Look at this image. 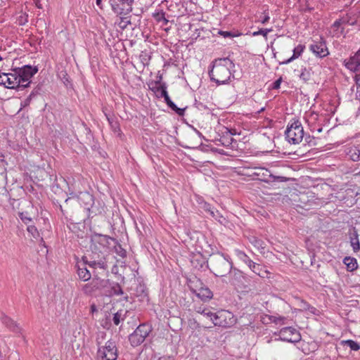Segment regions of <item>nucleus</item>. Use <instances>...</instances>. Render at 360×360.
<instances>
[{
  "mask_svg": "<svg viewBox=\"0 0 360 360\" xmlns=\"http://www.w3.org/2000/svg\"><path fill=\"white\" fill-rule=\"evenodd\" d=\"M156 90L155 93L157 94L158 97H162L165 100H169V95L167 91V88L165 84H160V81L156 83Z\"/></svg>",
  "mask_w": 360,
  "mask_h": 360,
  "instance_id": "obj_21",
  "label": "nucleus"
},
{
  "mask_svg": "<svg viewBox=\"0 0 360 360\" xmlns=\"http://www.w3.org/2000/svg\"><path fill=\"white\" fill-rule=\"evenodd\" d=\"M101 1L102 0H96V5L100 8H101Z\"/></svg>",
  "mask_w": 360,
  "mask_h": 360,
  "instance_id": "obj_47",
  "label": "nucleus"
},
{
  "mask_svg": "<svg viewBox=\"0 0 360 360\" xmlns=\"http://www.w3.org/2000/svg\"><path fill=\"white\" fill-rule=\"evenodd\" d=\"M37 71L36 67L30 65L16 68L9 73L0 71V84L8 89L22 90L30 85L32 77Z\"/></svg>",
  "mask_w": 360,
  "mask_h": 360,
  "instance_id": "obj_1",
  "label": "nucleus"
},
{
  "mask_svg": "<svg viewBox=\"0 0 360 360\" xmlns=\"http://www.w3.org/2000/svg\"><path fill=\"white\" fill-rule=\"evenodd\" d=\"M114 245L115 251L117 252V254L120 256L121 257H124L126 256V251L121 247L120 245Z\"/></svg>",
  "mask_w": 360,
  "mask_h": 360,
  "instance_id": "obj_33",
  "label": "nucleus"
},
{
  "mask_svg": "<svg viewBox=\"0 0 360 360\" xmlns=\"http://www.w3.org/2000/svg\"><path fill=\"white\" fill-rule=\"evenodd\" d=\"M234 315L226 310H219L215 312L212 323L214 326L227 328L236 323Z\"/></svg>",
  "mask_w": 360,
  "mask_h": 360,
  "instance_id": "obj_6",
  "label": "nucleus"
},
{
  "mask_svg": "<svg viewBox=\"0 0 360 360\" xmlns=\"http://www.w3.org/2000/svg\"><path fill=\"white\" fill-rule=\"evenodd\" d=\"M346 153L352 160L356 162L360 160V148L359 145L348 147Z\"/></svg>",
  "mask_w": 360,
  "mask_h": 360,
  "instance_id": "obj_18",
  "label": "nucleus"
},
{
  "mask_svg": "<svg viewBox=\"0 0 360 360\" xmlns=\"http://www.w3.org/2000/svg\"><path fill=\"white\" fill-rule=\"evenodd\" d=\"M257 176L262 175L264 181H269V178H274L270 173V172L264 168H258L257 172L255 173Z\"/></svg>",
  "mask_w": 360,
  "mask_h": 360,
  "instance_id": "obj_23",
  "label": "nucleus"
},
{
  "mask_svg": "<svg viewBox=\"0 0 360 360\" xmlns=\"http://www.w3.org/2000/svg\"><path fill=\"white\" fill-rule=\"evenodd\" d=\"M68 185V191L70 192V195L74 197H78L77 193L79 194V200L82 202L84 205H90L93 202V196L88 192H82L80 191V188L76 184H72L71 179H69L67 181Z\"/></svg>",
  "mask_w": 360,
  "mask_h": 360,
  "instance_id": "obj_8",
  "label": "nucleus"
},
{
  "mask_svg": "<svg viewBox=\"0 0 360 360\" xmlns=\"http://www.w3.org/2000/svg\"><path fill=\"white\" fill-rule=\"evenodd\" d=\"M350 243L354 252H357L360 250V244L358 235L356 233H354V235L350 237Z\"/></svg>",
  "mask_w": 360,
  "mask_h": 360,
  "instance_id": "obj_24",
  "label": "nucleus"
},
{
  "mask_svg": "<svg viewBox=\"0 0 360 360\" xmlns=\"http://www.w3.org/2000/svg\"><path fill=\"white\" fill-rule=\"evenodd\" d=\"M210 214L212 215V217H216V216H215V214H214V211H210Z\"/></svg>",
  "mask_w": 360,
  "mask_h": 360,
  "instance_id": "obj_48",
  "label": "nucleus"
},
{
  "mask_svg": "<svg viewBox=\"0 0 360 360\" xmlns=\"http://www.w3.org/2000/svg\"><path fill=\"white\" fill-rule=\"evenodd\" d=\"M248 267L255 273H257V269H259V264H256L255 262H254L253 261L252 262V264H249L248 265Z\"/></svg>",
  "mask_w": 360,
  "mask_h": 360,
  "instance_id": "obj_40",
  "label": "nucleus"
},
{
  "mask_svg": "<svg viewBox=\"0 0 360 360\" xmlns=\"http://www.w3.org/2000/svg\"><path fill=\"white\" fill-rule=\"evenodd\" d=\"M305 49V46L303 44H298L297 46H295L293 49V53L292 56L286 60L285 61L283 62V64H288L293 61L294 60L298 58L304 52Z\"/></svg>",
  "mask_w": 360,
  "mask_h": 360,
  "instance_id": "obj_19",
  "label": "nucleus"
},
{
  "mask_svg": "<svg viewBox=\"0 0 360 360\" xmlns=\"http://www.w3.org/2000/svg\"><path fill=\"white\" fill-rule=\"evenodd\" d=\"M113 323L116 325V326H118L120 323V315L118 314V313H116L115 315H114V317H113Z\"/></svg>",
  "mask_w": 360,
  "mask_h": 360,
  "instance_id": "obj_41",
  "label": "nucleus"
},
{
  "mask_svg": "<svg viewBox=\"0 0 360 360\" xmlns=\"http://www.w3.org/2000/svg\"><path fill=\"white\" fill-rule=\"evenodd\" d=\"M207 307H205V306H202V305H200V306H195V311L200 314H202V313L205 311V309H207Z\"/></svg>",
  "mask_w": 360,
  "mask_h": 360,
  "instance_id": "obj_39",
  "label": "nucleus"
},
{
  "mask_svg": "<svg viewBox=\"0 0 360 360\" xmlns=\"http://www.w3.org/2000/svg\"><path fill=\"white\" fill-rule=\"evenodd\" d=\"M112 292L116 295H120L123 294V291L118 283H114L112 286Z\"/></svg>",
  "mask_w": 360,
  "mask_h": 360,
  "instance_id": "obj_34",
  "label": "nucleus"
},
{
  "mask_svg": "<svg viewBox=\"0 0 360 360\" xmlns=\"http://www.w3.org/2000/svg\"><path fill=\"white\" fill-rule=\"evenodd\" d=\"M165 102L169 108L174 110L178 115H183L184 113V108H178L169 98V100H165Z\"/></svg>",
  "mask_w": 360,
  "mask_h": 360,
  "instance_id": "obj_25",
  "label": "nucleus"
},
{
  "mask_svg": "<svg viewBox=\"0 0 360 360\" xmlns=\"http://www.w3.org/2000/svg\"><path fill=\"white\" fill-rule=\"evenodd\" d=\"M281 78L276 80L274 82L273 88L275 89H279L280 86H281Z\"/></svg>",
  "mask_w": 360,
  "mask_h": 360,
  "instance_id": "obj_42",
  "label": "nucleus"
},
{
  "mask_svg": "<svg viewBox=\"0 0 360 360\" xmlns=\"http://www.w3.org/2000/svg\"><path fill=\"white\" fill-rule=\"evenodd\" d=\"M270 19L269 15L267 12L264 11L262 13V15L259 18V22H260L262 24L266 23Z\"/></svg>",
  "mask_w": 360,
  "mask_h": 360,
  "instance_id": "obj_37",
  "label": "nucleus"
},
{
  "mask_svg": "<svg viewBox=\"0 0 360 360\" xmlns=\"http://www.w3.org/2000/svg\"><path fill=\"white\" fill-rule=\"evenodd\" d=\"M112 244H115V240L112 238L104 235H95L91 238V248L94 254L105 255Z\"/></svg>",
  "mask_w": 360,
  "mask_h": 360,
  "instance_id": "obj_4",
  "label": "nucleus"
},
{
  "mask_svg": "<svg viewBox=\"0 0 360 360\" xmlns=\"http://www.w3.org/2000/svg\"><path fill=\"white\" fill-rule=\"evenodd\" d=\"M341 345L343 346H347L351 350L358 351L360 349V345L352 340H346L341 342Z\"/></svg>",
  "mask_w": 360,
  "mask_h": 360,
  "instance_id": "obj_22",
  "label": "nucleus"
},
{
  "mask_svg": "<svg viewBox=\"0 0 360 360\" xmlns=\"http://www.w3.org/2000/svg\"><path fill=\"white\" fill-rule=\"evenodd\" d=\"M346 22L345 20L339 19L334 22L330 28V34L333 37H340L345 35V27L343 25Z\"/></svg>",
  "mask_w": 360,
  "mask_h": 360,
  "instance_id": "obj_14",
  "label": "nucleus"
},
{
  "mask_svg": "<svg viewBox=\"0 0 360 360\" xmlns=\"http://www.w3.org/2000/svg\"><path fill=\"white\" fill-rule=\"evenodd\" d=\"M1 321L6 327H8L13 332L16 333H20L21 332L20 327L8 316L5 315L2 316Z\"/></svg>",
  "mask_w": 360,
  "mask_h": 360,
  "instance_id": "obj_17",
  "label": "nucleus"
},
{
  "mask_svg": "<svg viewBox=\"0 0 360 360\" xmlns=\"http://www.w3.org/2000/svg\"><path fill=\"white\" fill-rule=\"evenodd\" d=\"M91 266L94 268H100L103 269H105L107 268V264L105 259H100L98 261H93L89 264Z\"/></svg>",
  "mask_w": 360,
  "mask_h": 360,
  "instance_id": "obj_26",
  "label": "nucleus"
},
{
  "mask_svg": "<svg viewBox=\"0 0 360 360\" xmlns=\"http://www.w3.org/2000/svg\"><path fill=\"white\" fill-rule=\"evenodd\" d=\"M235 254L243 262L249 257L243 251L240 250H236Z\"/></svg>",
  "mask_w": 360,
  "mask_h": 360,
  "instance_id": "obj_35",
  "label": "nucleus"
},
{
  "mask_svg": "<svg viewBox=\"0 0 360 360\" xmlns=\"http://www.w3.org/2000/svg\"><path fill=\"white\" fill-rule=\"evenodd\" d=\"M77 274L79 278L84 281H89L91 277V273L87 269L84 262L77 264Z\"/></svg>",
  "mask_w": 360,
  "mask_h": 360,
  "instance_id": "obj_15",
  "label": "nucleus"
},
{
  "mask_svg": "<svg viewBox=\"0 0 360 360\" xmlns=\"http://www.w3.org/2000/svg\"><path fill=\"white\" fill-rule=\"evenodd\" d=\"M233 68L234 63L229 58H217L212 63L209 75L218 85L224 84L230 80Z\"/></svg>",
  "mask_w": 360,
  "mask_h": 360,
  "instance_id": "obj_3",
  "label": "nucleus"
},
{
  "mask_svg": "<svg viewBox=\"0 0 360 360\" xmlns=\"http://www.w3.org/2000/svg\"><path fill=\"white\" fill-rule=\"evenodd\" d=\"M134 0H110L112 11L117 14H127L132 11Z\"/></svg>",
  "mask_w": 360,
  "mask_h": 360,
  "instance_id": "obj_11",
  "label": "nucleus"
},
{
  "mask_svg": "<svg viewBox=\"0 0 360 360\" xmlns=\"http://www.w3.org/2000/svg\"><path fill=\"white\" fill-rule=\"evenodd\" d=\"M5 355L3 354L2 352V346L0 345V360H4Z\"/></svg>",
  "mask_w": 360,
  "mask_h": 360,
  "instance_id": "obj_43",
  "label": "nucleus"
},
{
  "mask_svg": "<svg viewBox=\"0 0 360 360\" xmlns=\"http://www.w3.org/2000/svg\"><path fill=\"white\" fill-rule=\"evenodd\" d=\"M215 312H213L210 307H207V309L202 313V316L207 319H209L212 323L213 322Z\"/></svg>",
  "mask_w": 360,
  "mask_h": 360,
  "instance_id": "obj_32",
  "label": "nucleus"
},
{
  "mask_svg": "<svg viewBox=\"0 0 360 360\" xmlns=\"http://www.w3.org/2000/svg\"><path fill=\"white\" fill-rule=\"evenodd\" d=\"M302 307H303V309L304 310H309L313 314L315 313V310H316L315 308L310 307L308 304H307L306 302H302Z\"/></svg>",
  "mask_w": 360,
  "mask_h": 360,
  "instance_id": "obj_38",
  "label": "nucleus"
},
{
  "mask_svg": "<svg viewBox=\"0 0 360 360\" xmlns=\"http://www.w3.org/2000/svg\"><path fill=\"white\" fill-rule=\"evenodd\" d=\"M318 115L316 113L310 112L307 114L304 117L306 122L308 123L309 126L312 127L313 121L316 120Z\"/></svg>",
  "mask_w": 360,
  "mask_h": 360,
  "instance_id": "obj_30",
  "label": "nucleus"
},
{
  "mask_svg": "<svg viewBox=\"0 0 360 360\" xmlns=\"http://www.w3.org/2000/svg\"><path fill=\"white\" fill-rule=\"evenodd\" d=\"M19 217L22 221L27 226L30 225V223L32 221V217L28 215L27 212H20Z\"/></svg>",
  "mask_w": 360,
  "mask_h": 360,
  "instance_id": "obj_28",
  "label": "nucleus"
},
{
  "mask_svg": "<svg viewBox=\"0 0 360 360\" xmlns=\"http://www.w3.org/2000/svg\"><path fill=\"white\" fill-rule=\"evenodd\" d=\"M251 243L253 244V245L256 248H257L258 249H264V243L259 240V239H257V238H253V240L251 241Z\"/></svg>",
  "mask_w": 360,
  "mask_h": 360,
  "instance_id": "obj_36",
  "label": "nucleus"
},
{
  "mask_svg": "<svg viewBox=\"0 0 360 360\" xmlns=\"http://www.w3.org/2000/svg\"><path fill=\"white\" fill-rule=\"evenodd\" d=\"M218 33L224 38H233L240 36L239 33L236 34L229 31H219Z\"/></svg>",
  "mask_w": 360,
  "mask_h": 360,
  "instance_id": "obj_31",
  "label": "nucleus"
},
{
  "mask_svg": "<svg viewBox=\"0 0 360 360\" xmlns=\"http://www.w3.org/2000/svg\"><path fill=\"white\" fill-rule=\"evenodd\" d=\"M158 360H174L173 358L170 356H162L160 357Z\"/></svg>",
  "mask_w": 360,
  "mask_h": 360,
  "instance_id": "obj_44",
  "label": "nucleus"
},
{
  "mask_svg": "<svg viewBox=\"0 0 360 360\" xmlns=\"http://www.w3.org/2000/svg\"><path fill=\"white\" fill-rule=\"evenodd\" d=\"M278 335L281 341L295 343L301 340V335L298 330L292 327H285L280 330Z\"/></svg>",
  "mask_w": 360,
  "mask_h": 360,
  "instance_id": "obj_9",
  "label": "nucleus"
},
{
  "mask_svg": "<svg viewBox=\"0 0 360 360\" xmlns=\"http://www.w3.org/2000/svg\"><path fill=\"white\" fill-rule=\"evenodd\" d=\"M285 134L288 143L292 144L300 143L304 136V129L300 122L299 120H294L288 124Z\"/></svg>",
  "mask_w": 360,
  "mask_h": 360,
  "instance_id": "obj_5",
  "label": "nucleus"
},
{
  "mask_svg": "<svg viewBox=\"0 0 360 360\" xmlns=\"http://www.w3.org/2000/svg\"><path fill=\"white\" fill-rule=\"evenodd\" d=\"M252 260L248 257L245 262L244 263H245L247 265H249V264H252Z\"/></svg>",
  "mask_w": 360,
  "mask_h": 360,
  "instance_id": "obj_45",
  "label": "nucleus"
},
{
  "mask_svg": "<svg viewBox=\"0 0 360 360\" xmlns=\"http://www.w3.org/2000/svg\"><path fill=\"white\" fill-rule=\"evenodd\" d=\"M3 57L0 55V61L3 60Z\"/></svg>",
  "mask_w": 360,
  "mask_h": 360,
  "instance_id": "obj_49",
  "label": "nucleus"
},
{
  "mask_svg": "<svg viewBox=\"0 0 360 360\" xmlns=\"http://www.w3.org/2000/svg\"><path fill=\"white\" fill-rule=\"evenodd\" d=\"M211 266L215 276L223 277L229 273L231 276L229 283L232 285L238 284V279L242 276V272L237 269L232 270L233 262L229 255L217 254L211 259Z\"/></svg>",
  "mask_w": 360,
  "mask_h": 360,
  "instance_id": "obj_2",
  "label": "nucleus"
},
{
  "mask_svg": "<svg viewBox=\"0 0 360 360\" xmlns=\"http://www.w3.org/2000/svg\"><path fill=\"white\" fill-rule=\"evenodd\" d=\"M27 232L35 239L39 238V233L34 225H28L27 227Z\"/></svg>",
  "mask_w": 360,
  "mask_h": 360,
  "instance_id": "obj_27",
  "label": "nucleus"
},
{
  "mask_svg": "<svg viewBox=\"0 0 360 360\" xmlns=\"http://www.w3.org/2000/svg\"><path fill=\"white\" fill-rule=\"evenodd\" d=\"M343 263L349 271H353L358 267L357 260L354 257H345L343 259Z\"/></svg>",
  "mask_w": 360,
  "mask_h": 360,
  "instance_id": "obj_20",
  "label": "nucleus"
},
{
  "mask_svg": "<svg viewBox=\"0 0 360 360\" xmlns=\"http://www.w3.org/2000/svg\"><path fill=\"white\" fill-rule=\"evenodd\" d=\"M195 292L196 296L204 302L209 301L213 297L212 292L207 287H202Z\"/></svg>",
  "mask_w": 360,
  "mask_h": 360,
  "instance_id": "obj_16",
  "label": "nucleus"
},
{
  "mask_svg": "<svg viewBox=\"0 0 360 360\" xmlns=\"http://www.w3.org/2000/svg\"><path fill=\"white\" fill-rule=\"evenodd\" d=\"M310 51L319 58H324L329 54L326 44L324 41H314L309 46Z\"/></svg>",
  "mask_w": 360,
  "mask_h": 360,
  "instance_id": "obj_12",
  "label": "nucleus"
},
{
  "mask_svg": "<svg viewBox=\"0 0 360 360\" xmlns=\"http://www.w3.org/2000/svg\"><path fill=\"white\" fill-rule=\"evenodd\" d=\"M98 354L105 360H116L117 353L115 343L111 340L108 341L103 347L98 349Z\"/></svg>",
  "mask_w": 360,
  "mask_h": 360,
  "instance_id": "obj_10",
  "label": "nucleus"
},
{
  "mask_svg": "<svg viewBox=\"0 0 360 360\" xmlns=\"http://www.w3.org/2000/svg\"><path fill=\"white\" fill-rule=\"evenodd\" d=\"M344 64L348 70L360 73V50L348 60H345Z\"/></svg>",
  "mask_w": 360,
  "mask_h": 360,
  "instance_id": "obj_13",
  "label": "nucleus"
},
{
  "mask_svg": "<svg viewBox=\"0 0 360 360\" xmlns=\"http://www.w3.org/2000/svg\"><path fill=\"white\" fill-rule=\"evenodd\" d=\"M272 29L271 28H266V29H260L258 31H256V32H254L252 33V36L255 37V36H258V35H262L266 39H267V34L272 32Z\"/></svg>",
  "mask_w": 360,
  "mask_h": 360,
  "instance_id": "obj_29",
  "label": "nucleus"
},
{
  "mask_svg": "<svg viewBox=\"0 0 360 360\" xmlns=\"http://www.w3.org/2000/svg\"><path fill=\"white\" fill-rule=\"evenodd\" d=\"M151 331V327L147 324L139 325L129 335V340L133 347L141 345Z\"/></svg>",
  "mask_w": 360,
  "mask_h": 360,
  "instance_id": "obj_7",
  "label": "nucleus"
},
{
  "mask_svg": "<svg viewBox=\"0 0 360 360\" xmlns=\"http://www.w3.org/2000/svg\"><path fill=\"white\" fill-rule=\"evenodd\" d=\"M282 319H283V318H281V317H279V318H274L273 321L275 322L276 323H277L278 321H280V320H282Z\"/></svg>",
  "mask_w": 360,
  "mask_h": 360,
  "instance_id": "obj_46",
  "label": "nucleus"
}]
</instances>
